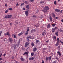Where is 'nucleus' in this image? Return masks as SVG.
Returning <instances> with one entry per match:
<instances>
[{"label": "nucleus", "mask_w": 63, "mask_h": 63, "mask_svg": "<svg viewBox=\"0 0 63 63\" xmlns=\"http://www.w3.org/2000/svg\"><path fill=\"white\" fill-rule=\"evenodd\" d=\"M34 55V53L33 52L32 53H31V55L32 56H33V55Z\"/></svg>", "instance_id": "c9c22d12"}, {"label": "nucleus", "mask_w": 63, "mask_h": 63, "mask_svg": "<svg viewBox=\"0 0 63 63\" xmlns=\"http://www.w3.org/2000/svg\"><path fill=\"white\" fill-rule=\"evenodd\" d=\"M27 40L28 41V42H29L30 41V40L29 39Z\"/></svg>", "instance_id": "13d9d810"}, {"label": "nucleus", "mask_w": 63, "mask_h": 63, "mask_svg": "<svg viewBox=\"0 0 63 63\" xmlns=\"http://www.w3.org/2000/svg\"><path fill=\"white\" fill-rule=\"evenodd\" d=\"M15 58V57L14 56H12L11 58V59H14Z\"/></svg>", "instance_id": "4c0bfd02"}, {"label": "nucleus", "mask_w": 63, "mask_h": 63, "mask_svg": "<svg viewBox=\"0 0 63 63\" xmlns=\"http://www.w3.org/2000/svg\"><path fill=\"white\" fill-rule=\"evenodd\" d=\"M49 10V8L48 6H46L44 7V9L42 10V11L44 12V13L46 14L47 13V10Z\"/></svg>", "instance_id": "f257e3e1"}, {"label": "nucleus", "mask_w": 63, "mask_h": 63, "mask_svg": "<svg viewBox=\"0 0 63 63\" xmlns=\"http://www.w3.org/2000/svg\"><path fill=\"white\" fill-rule=\"evenodd\" d=\"M60 31L61 32H63V31L62 30V29H60Z\"/></svg>", "instance_id": "49530a36"}, {"label": "nucleus", "mask_w": 63, "mask_h": 63, "mask_svg": "<svg viewBox=\"0 0 63 63\" xmlns=\"http://www.w3.org/2000/svg\"><path fill=\"white\" fill-rule=\"evenodd\" d=\"M27 31H29V29H27Z\"/></svg>", "instance_id": "69168bd1"}, {"label": "nucleus", "mask_w": 63, "mask_h": 63, "mask_svg": "<svg viewBox=\"0 0 63 63\" xmlns=\"http://www.w3.org/2000/svg\"><path fill=\"white\" fill-rule=\"evenodd\" d=\"M20 40H19L18 41V44L16 45L17 46V47H19V44L20 43Z\"/></svg>", "instance_id": "0eeeda50"}, {"label": "nucleus", "mask_w": 63, "mask_h": 63, "mask_svg": "<svg viewBox=\"0 0 63 63\" xmlns=\"http://www.w3.org/2000/svg\"><path fill=\"white\" fill-rule=\"evenodd\" d=\"M5 6H6V7L7 6V4H5Z\"/></svg>", "instance_id": "6e6d98bb"}, {"label": "nucleus", "mask_w": 63, "mask_h": 63, "mask_svg": "<svg viewBox=\"0 0 63 63\" xmlns=\"http://www.w3.org/2000/svg\"><path fill=\"white\" fill-rule=\"evenodd\" d=\"M52 16L54 18L55 17V14L54 13H52Z\"/></svg>", "instance_id": "6e6552de"}, {"label": "nucleus", "mask_w": 63, "mask_h": 63, "mask_svg": "<svg viewBox=\"0 0 63 63\" xmlns=\"http://www.w3.org/2000/svg\"><path fill=\"white\" fill-rule=\"evenodd\" d=\"M44 2H45L44 1H41L40 2V3L41 4L44 3Z\"/></svg>", "instance_id": "393cba45"}, {"label": "nucleus", "mask_w": 63, "mask_h": 63, "mask_svg": "<svg viewBox=\"0 0 63 63\" xmlns=\"http://www.w3.org/2000/svg\"><path fill=\"white\" fill-rule=\"evenodd\" d=\"M34 59V57H32L31 58H29V60L30 61H31V60H33V59Z\"/></svg>", "instance_id": "dca6fc26"}, {"label": "nucleus", "mask_w": 63, "mask_h": 63, "mask_svg": "<svg viewBox=\"0 0 63 63\" xmlns=\"http://www.w3.org/2000/svg\"><path fill=\"white\" fill-rule=\"evenodd\" d=\"M29 5H27V6H26V8L27 9H28V10L30 9L29 8Z\"/></svg>", "instance_id": "f3484780"}, {"label": "nucleus", "mask_w": 63, "mask_h": 63, "mask_svg": "<svg viewBox=\"0 0 63 63\" xmlns=\"http://www.w3.org/2000/svg\"><path fill=\"white\" fill-rule=\"evenodd\" d=\"M57 42H60V40H59V38H57Z\"/></svg>", "instance_id": "c756f323"}, {"label": "nucleus", "mask_w": 63, "mask_h": 63, "mask_svg": "<svg viewBox=\"0 0 63 63\" xmlns=\"http://www.w3.org/2000/svg\"><path fill=\"white\" fill-rule=\"evenodd\" d=\"M9 41L11 43H12L13 42V39L11 38H9Z\"/></svg>", "instance_id": "20e7f679"}, {"label": "nucleus", "mask_w": 63, "mask_h": 63, "mask_svg": "<svg viewBox=\"0 0 63 63\" xmlns=\"http://www.w3.org/2000/svg\"><path fill=\"white\" fill-rule=\"evenodd\" d=\"M59 44L58 43V42H57V43H56V44H55V46H58L59 45Z\"/></svg>", "instance_id": "b1692460"}, {"label": "nucleus", "mask_w": 63, "mask_h": 63, "mask_svg": "<svg viewBox=\"0 0 63 63\" xmlns=\"http://www.w3.org/2000/svg\"><path fill=\"white\" fill-rule=\"evenodd\" d=\"M6 55V53H4V54L3 55V56H5Z\"/></svg>", "instance_id": "864d4df0"}, {"label": "nucleus", "mask_w": 63, "mask_h": 63, "mask_svg": "<svg viewBox=\"0 0 63 63\" xmlns=\"http://www.w3.org/2000/svg\"><path fill=\"white\" fill-rule=\"evenodd\" d=\"M55 34L56 36H58V32H57L56 33H55Z\"/></svg>", "instance_id": "5701e85b"}, {"label": "nucleus", "mask_w": 63, "mask_h": 63, "mask_svg": "<svg viewBox=\"0 0 63 63\" xmlns=\"http://www.w3.org/2000/svg\"><path fill=\"white\" fill-rule=\"evenodd\" d=\"M8 12V10H6V11H5V13H7Z\"/></svg>", "instance_id": "58836bf2"}, {"label": "nucleus", "mask_w": 63, "mask_h": 63, "mask_svg": "<svg viewBox=\"0 0 63 63\" xmlns=\"http://www.w3.org/2000/svg\"><path fill=\"white\" fill-rule=\"evenodd\" d=\"M25 54H26V55L28 54V52H24V53L23 54V55H25Z\"/></svg>", "instance_id": "9b49d317"}, {"label": "nucleus", "mask_w": 63, "mask_h": 63, "mask_svg": "<svg viewBox=\"0 0 63 63\" xmlns=\"http://www.w3.org/2000/svg\"><path fill=\"white\" fill-rule=\"evenodd\" d=\"M16 45H14V49H16Z\"/></svg>", "instance_id": "c85d7f7f"}, {"label": "nucleus", "mask_w": 63, "mask_h": 63, "mask_svg": "<svg viewBox=\"0 0 63 63\" xmlns=\"http://www.w3.org/2000/svg\"><path fill=\"white\" fill-rule=\"evenodd\" d=\"M24 3H21V6H22V5H24Z\"/></svg>", "instance_id": "de8ad7c7"}, {"label": "nucleus", "mask_w": 63, "mask_h": 63, "mask_svg": "<svg viewBox=\"0 0 63 63\" xmlns=\"http://www.w3.org/2000/svg\"><path fill=\"white\" fill-rule=\"evenodd\" d=\"M60 42H61V43H62V45H63V42H62L61 41H60Z\"/></svg>", "instance_id": "a18cd8bd"}, {"label": "nucleus", "mask_w": 63, "mask_h": 63, "mask_svg": "<svg viewBox=\"0 0 63 63\" xmlns=\"http://www.w3.org/2000/svg\"><path fill=\"white\" fill-rule=\"evenodd\" d=\"M48 58H49V57H46V61H48V59H49Z\"/></svg>", "instance_id": "e433bc0d"}, {"label": "nucleus", "mask_w": 63, "mask_h": 63, "mask_svg": "<svg viewBox=\"0 0 63 63\" xmlns=\"http://www.w3.org/2000/svg\"><path fill=\"white\" fill-rule=\"evenodd\" d=\"M5 35L7 36H10V34L9 32H7V33L5 34Z\"/></svg>", "instance_id": "ddd939ff"}, {"label": "nucleus", "mask_w": 63, "mask_h": 63, "mask_svg": "<svg viewBox=\"0 0 63 63\" xmlns=\"http://www.w3.org/2000/svg\"><path fill=\"white\" fill-rule=\"evenodd\" d=\"M37 48L36 47H35L33 48V51L35 52L36 51H37Z\"/></svg>", "instance_id": "1a4fd4ad"}, {"label": "nucleus", "mask_w": 63, "mask_h": 63, "mask_svg": "<svg viewBox=\"0 0 63 63\" xmlns=\"http://www.w3.org/2000/svg\"><path fill=\"white\" fill-rule=\"evenodd\" d=\"M28 12L29 10H27V11H25V14L26 16H28Z\"/></svg>", "instance_id": "39448f33"}, {"label": "nucleus", "mask_w": 63, "mask_h": 63, "mask_svg": "<svg viewBox=\"0 0 63 63\" xmlns=\"http://www.w3.org/2000/svg\"><path fill=\"white\" fill-rule=\"evenodd\" d=\"M2 33V31L0 32V37L1 36V34Z\"/></svg>", "instance_id": "f704fd0d"}, {"label": "nucleus", "mask_w": 63, "mask_h": 63, "mask_svg": "<svg viewBox=\"0 0 63 63\" xmlns=\"http://www.w3.org/2000/svg\"><path fill=\"white\" fill-rule=\"evenodd\" d=\"M57 27H55V28H52V32H55V31L56 29H57Z\"/></svg>", "instance_id": "f03ea898"}, {"label": "nucleus", "mask_w": 63, "mask_h": 63, "mask_svg": "<svg viewBox=\"0 0 63 63\" xmlns=\"http://www.w3.org/2000/svg\"><path fill=\"white\" fill-rule=\"evenodd\" d=\"M63 12H62V10H61V11H60V13H62Z\"/></svg>", "instance_id": "3c124183"}, {"label": "nucleus", "mask_w": 63, "mask_h": 63, "mask_svg": "<svg viewBox=\"0 0 63 63\" xmlns=\"http://www.w3.org/2000/svg\"><path fill=\"white\" fill-rule=\"evenodd\" d=\"M57 2L56 1H55L54 2V4H55V5H56Z\"/></svg>", "instance_id": "a19ab883"}, {"label": "nucleus", "mask_w": 63, "mask_h": 63, "mask_svg": "<svg viewBox=\"0 0 63 63\" xmlns=\"http://www.w3.org/2000/svg\"><path fill=\"white\" fill-rule=\"evenodd\" d=\"M52 63H56V61H54Z\"/></svg>", "instance_id": "603ef678"}, {"label": "nucleus", "mask_w": 63, "mask_h": 63, "mask_svg": "<svg viewBox=\"0 0 63 63\" xmlns=\"http://www.w3.org/2000/svg\"><path fill=\"white\" fill-rule=\"evenodd\" d=\"M49 40H47L46 41L47 43H48V42H49Z\"/></svg>", "instance_id": "09e8293b"}, {"label": "nucleus", "mask_w": 63, "mask_h": 63, "mask_svg": "<svg viewBox=\"0 0 63 63\" xmlns=\"http://www.w3.org/2000/svg\"><path fill=\"white\" fill-rule=\"evenodd\" d=\"M29 44V43L28 42H27L26 43H25V47H27L28 46Z\"/></svg>", "instance_id": "7ed1b4c3"}, {"label": "nucleus", "mask_w": 63, "mask_h": 63, "mask_svg": "<svg viewBox=\"0 0 63 63\" xmlns=\"http://www.w3.org/2000/svg\"><path fill=\"white\" fill-rule=\"evenodd\" d=\"M51 56H50L49 57V61H50L51 59Z\"/></svg>", "instance_id": "2f4dec72"}, {"label": "nucleus", "mask_w": 63, "mask_h": 63, "mask_svg": "<svg viewBox=\"0 0 63 63\" xmlns=\"http://www.w3.org/2000/svg\"><path fill=\"white\" fill-rule=\"evenodd\" d=\"M23 33L22 32H21L20 33H19L18 35V36H20L21 35H22V34H23Z\"/></svg>", "instance_id": "412c9836"}, {"label": "nucleus", "mask_w": 63, "mask_h": 63, "mask_svg": "<svg viewBox=\"0 0 63 63\" xmlns=\"http://www.w3.org/2000/svg\"><path fill=\"white\" fill-rule=\"evenodd\" d=\"M56 25V24H52V26L53 27H55V26Z\"/></svg>", "instance_id": "7c9ffc66"}, {"label": "nucleus", "mask_w": 63, "mask_h": 63, "mask_svg": "<svg viewBox=\"0 0 63 63\" xmlns=\"http://www.w3.org/2000/svg\"><path fill=\"white\" fill-rule=\"evenodd\" d=\"M16 63H18V62L17 61H16Z\"/></svg>", "instance_id": "0e129e2a"}, {"label": "nucleus", "mask_w": 63, "mask_h": 63, "mask_svg": "<svg viewBox=\"0 0 63 63\" xmlns=\"http://www.w3.org/2000/svg\"><path fill=\"white\" fill-rule=\"evenodd\" d=\"M31 45H32V47L34 46V43L32 42L31 43Z\"/></svg>", "instance_id": "aec40b11"}, {"label": "nucleus", "mask_w": 63, "mask_h": 63, "mask_svg": "<svg viewBox=\"0 0 63 63\" xmlns=\"http://www.w3.org/2000/svg\"><path fill=\"white\" fill-rule=\"evenodd\" d=\"M14 38H16V35H15V34L14 36Z\"/></svg>", "instance_id": "c03bdc74"}, {"label": "nucleus", "mask_w": 63, "mask_h": 63, "mask_svg": "<svg viewBox=\"0 0 63 63\" xmlns=\"http://www.w3.org/2000/svg\"><path fill=\"white\" fill-rule=\"evenodd\" d=\"M36 32V30L35 29H32L31 31V32L32 33H34V32Z\"/></svg>", "instance_id": "423d86ee"}, {"label": "nucleus", "mask_w": 63, "mask_h": 63, "mask_svg": "<svg viewBox=\"0 0 63 63\" xmlns=\"http://www.w3.org/2000/svg\"><path fill=\"white\" fill-rule=\"evenodd\" d=\"M36 16H35V15H34L33 16H32V17H36Z\"/></svg>", "instance_id": "ea45409f"}, {"label": "nucleus", "mask_w": 63, "mask_h": 63, "mask_svg": "<svg viewBox=\"0 0 63 63\" xmlns=\"http://www.w3.org/2000/svg\"><path fill=\"white\" fill-rule=\"evenodd\" d=\"M49 20L50 21L52 22V17H51V16H49Z\"/></svg>", "instance_id": "2eb2a0df"}, {"label": "nucleus", "mask_w": 63, "mask_h": 63, "mask_svg": "<svg viewBox=\"0 0 63 63\" xmlns=\"http://www.w3.org/2000/svg\"><path fill=\"white\" fill-rule=\"evenodd\" d=\"M15 23H16V24H18V23L17 22H15Z\"/></svg>", "instance_id": "052dcab7"}, {"label": "nucleus", "mask_w": 63, "mask_h": 63, "mask_svg": "<svg viewBox=\"0 0 63 63\" xmlns=\"http://www.w3.org/2000/svg\"><path fill=\"white\" fill-rule=\"evenodd\" d=\"M25 3L27 4V1H25Z\"/></svg>", "instance_id": "4d7b16f0"}, {"label": "nucleus", "mask_w": 63, "mask_h": 63, "mask_svg": "<svg viewBox=\"0 0 63 63\" xmlns=\"http://www.w3.org/2000/svg\"><path fill=\"white\" fill-rule=\"evenodd\" d=\"M9 10H13V9L12 8H9Z\"/></svg>", "instance_id": "79ce46f5"}, {"label": "nucleus", "mask_w": 63, "mask_h": 63, "mask_svg": "<svg viewBox=\"0 0 63 63\" xmlns=\"http://www.w3.org/2000/svg\"><path fill=\"white\" fill-rule=\"evenodd\" d=\"M50 25L49 24H48L47 26V28H50Z\"/></svg>", "instance_id": "a211bd4d"}, {"label": "nucleus", "mask_w": 63, "mask_h": 63, "mask_svg": "<svg viewBox=\"0 0 63 63\" xmlns=\"http://www.w3.org/2000/svg\"><path fill=\"white\" fill-rule=\"evenodd\" d=\"M12 16L11 15H8V18H11Z\"/></svg>", "instance_id": "9d476101"}, {"label": "nucleus", "mask_w": 63, "mask_h": 63, "mask_svg": "<svg viewBox=\"0 0 63 63\" xmlns=\"http://www.w3.org/2000/svg\"><path fill=\"white\" fill-rule=\"evenodd\" d=\"M44 32H45V33H46V31H45V30H44Z\"/></svg>", "instance_id": "338daca9"}, {"label": "nucleus", "mask_w": 63, "mask_h": 63, "mask_svg": "<svg viewBox=\"0 0 63 63\" xmlns=\"http://www.w3.org/2000/svg\"><path fill=\"white\" fill-rule=\"evenodd\" d=\"M55 11L56 12H59L60 11V9H55Z\"/></svg>", "instance_id": "f8f14e48"}, {"label": "nucleus", "mask_w": 63, "mask_h": 63, "mask_svg": "<svg viewBox=\"0 0 63 63\" xmlns=\"http://www.w3.org/2000/svg\"><path fill=\"white\" fill-rule=\"evenodd\" d=\"M53 39L56 40V37L55 36L53 37Z\"/></svg>", "instance_id": "4be33fe9"}, {"label": "nucleus", "mask_w": 63, "mask_h": 63, "mask_svg": "<svg viewBox=\"0 0 63 63\" xmlns=\"http://www.w3.org/2000/svg\"><path fill=\"white\" fill-rule=\"evenodd\" d=\"M5 18H8V15H6L5 16Z\"/></svg>", "instance_id": "bb28decb"}, {"label": "nucleus", "mask_w": 63, "mask_h": 63, "mask_svg": "<svg viewBox=\"0 0 63 63\" xmlns=\"http://www.w3.org/2000/svg\"><path fill=\"white\" fill-rule=\"evenodd\" d=\"M55 18L56 19H57L58 18L57 16H56L55 17Z\"/></svg>", "instance_id": "bf43d9fd"}, {"label": "nucleus", "mask_w": 63, "mask_h": 63, "mask_svg": "<svg viewBox=\"0 0 63 63\" xmlns=\"http://www.w3.org/2000/svg\"><path fill=\"white\" fill-rule=\"evenodd\" d=\"M20 60H21V61H24V59L23 58H22L21 57L20 58Z\"/></svg>", "instance_id": "6ab92c4d"}, {"label": "nucleus", "mask_w": 63, "mask_h": 63, "mask_svg": "<svg viewBox=\"0 0 63 63\" xmlns=\"http://www.w3.org/2000/svg\"><path fill=\"white\" fill-rule=\"evenodd\" d=\"M62 22H63V19H62Z\"/></svg>", "instance_id": "774afa93"}, {"label": "nucleus", "mask_w": 63, "mask_h": 63, "mask_svg": "<svg viewBox=\"0 0 63 63\" xmlns=\"http://www.w3.org/2000/svg\"><path fill=\"white\" fill-rule=\"evenodd\" d=\"M56 59H57V60H58V61H59V59H58V58H56Z\"/></svg>", "instance_id": "680f3d73"}, {"label": "nucleus", "mask_w": 63, "mask_h": 63, "mask_svg": "<svg viewBox=\"0 0 63 63\" xmlns=\"http://www.w3.org/2000/svg\"><path fill=\"white\" fill-rule=\"evenodd\" d=\"M28 34V31H26V32L25 34L26 35H27Z\"/></svg>", "instance_id": "cd10ccee"}, {"label": "nucleus", "mask_w": 63, "mask_h": 63, "mask_svg": "<svg viewBox=\"0 0 63 63\" xmlns=\"http://www.w3.org/2000/svg\"><path fill=\"white\" fill-rule=\"evenodd\" d=\"M43 18V16H40V18Z\"/></svg>", "instance_id": "37998d69"}, {"label": "nucleus", "mask_w": 63, "mask_h": 63, "mask_svg": "<svg viewBox=\"0 0 63 63\" xmlns=\"http://www.w3.org/2000/svg\"><path fill=\"white\" fill-rule=\"evenodd\" d=\"M31 36H29L26 38V39H29L31 38Z\"/></svg>", "instance_id": "473e14b6"}, {"label": "nucleus", "mask_w": 63, "mask_h": 63, "mask_svg": "<svg viewBox=\"0 0 63 63\" xmlns=\"http://www.w3.org/2000/svg\"><path fill=\"white\" fill-rule=\"evenodd\" d=\"M31 2H33L34 1V0H30Z\"/></svg>", "instance_id": "8fccbe9b"}, {"label": "nucleus", "mask_w": 63, "mask_h": 63, "mask_svg": "<svg viewBox=\"0 0 63 63\" xmlns=\"http://www.w3.org/2000/svg\"><path fill=\"white\" fill-rule=\"evenodd\" d=\"M19 5V4H18V3H17L16 4V6H18Z\"/></svg>", "instance_id": "5fc2aeb1"}, {"label": "nucleus", "mask_w": 63, "mask_h": 63, "mask_svg": "<svg viewBox=\"0 0 63 63\" xmlns=\"http://www.w3.org/2000/svg\"><path fill=\"white\" fill-rule=\"evenodd\" d=\"M39 42V41L38 40H37L36 41V44H37Z\"/></svg>", "instance_id": "a878e982"}, {"label": "nucleus", "mask_w": 63, "mask_h": 63, "mask_svg": "<svg viewBox=\"0 0 63 63\" xmlns=\"http://www.w3.org/2000/svg\"><path fill=\"white\" fill-rule=\"evenodd\" d=\"M2 60V59L1 58H0V61H1Z\"/></svg>", "instance_id": "e2e57ef3"}, {"label": "nucleus", "mask_w": 63, "mask_h": 63, "mask_svg": "<svg viewBox=\"0 0 63 63\" xmlns=\"http://www.w3.org/2000/svg\"><path fill=\"white\" fill-rule=\"evenodd\" d=\"M57 54H58L59 55V56H61V54L60 52H59V51H58L57 52Z\"/></svg>", "instance_id": "4468645a"}, {"label": "nucleus", "mask_w": 63, "mask_h": 63, "mask_svg": "<svg viewBox=\"0 0 63 63\" xmlns=\"http://www.w3.org/2000/svg\"><path fill=\"white\" fill-rule=\"evenodd\" d=\"M46 33H45V32H43V33H42V35H43V36L44 35V34H46Z\"/></svg>", "instance_id": "72a5a7b5"}]
</instances>
